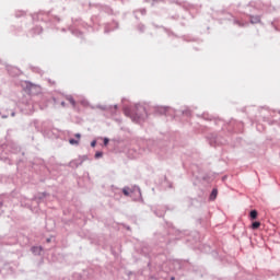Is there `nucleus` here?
Instances as JSON below:
<instances>
[{
    "mask_svg": "<svg viewBox=\"0 0 280 280\" xmlns=\"http://www.w3.org/2000/svg\"><path fill=\"white\" fill-rule=\"evenodd\" d=\"M108 143V139H105V144Z\"/></svg>",
    "mask_w": 280,
    "mask_h": 280,
    "instance_id": "f8f14e48",
    "label": "nucleus"
},
{
    "mask_svg": "<svg viewBox=\"0 0 280 280\" xmlns=\"http://www.w3.org/2000/svg\"><path fill=\"white\" fill-rule=\"evenodd\" d=\"M80 137H81L80 133H77V135H75V138H77V139H80Z\"/></svg>",
    "mask_w": 280,
    "mask_h": 280,
    "instance_id": "9b49d317",
    "label": "nucleus"
},
{
    "mask_svg": "<svg viewBox=\"0 0 280 280\" xmlns=\"http://www.w3.org/2000/svg\"><path fill=\"white\" fill-rule=\"evenodd\" d=\"M249 215L252 220H257V210H252Z\"/></svg>",
    "mask_w": 280,
    "mask_h": 280,
    "instance_id": "7ed1b4c3",
    "label": "nucleus"
},
{
    "mask_svg": "<svg viewBox=\"0 0 280 280\" xmlns=\"http://www.w3.org/2000/svg\"><path fill=\"white\" fill-rule=\"evenodd\" d=\"M122 194L124 196H132V194H135V190L132 188L125 187L122 188Z\"/></svg>",
    "mask_w": 280,
    "mask_h": 280,
    "instance_id": "f257e3e1",
    "label": "nucleus"
},
{
    "mask_svg": "<svg viewBox=\"0 0 280 280\" xmlns=\"http://www.w3.org/2000/svg\"><path fill=\"white\" fill-rule=\"evenodd\" d=\"M218 198V189H213L210 195V200H215Z\"/></svg>",
    "mask_w": 280,
    "mask_h": 280,
    "instance_id": "f03ea898",
    "label": "nucleus"
},
{
    "mask_svg": "<svg viewBox=\"0 0 280 280\" xmlns=\"http://www.w3.org/2000/svg\"><path fill=\"white\" fill-rule=\"evenodd\" d=\"M102 155H103L102 152H96L95 158H96V159H100V158H102Z\"/></svg>",
    "mask_w": 280,
    "mask_h": 280,
    "instance_id": "6e6552de",
    "label": "nucleus"
},
{
    "mask_svg": "<svg viewBox=\"0 0 280 280\" xmlns=\"http://www.w3.org/2000/svg\"><path fill=\"white\" fill-rule=\"evenodd\" d=\"M69 143H70L71 145H78V144L80 143V141H79V140H75V139H70V140H69Z\"/></svg>",
    "mask_w": 280,
    "mask_h": 280,
    "instance_id": "39448f33",
    "label": "nucleus"
},
{
    "mask_svg": "<svg viewBox=\"0 0 280 280\" xmlns=\"http://www.w3.org/2000/svg\"><path fill=\"white\" fill-rule=\"evenodd\" d=\"M68 102H69L72 106H75V100H73V97L69 96V97H68Z\"/></svg>",
    "mask_w": 280,
    "mask_h": 280,
    "instance_id": "423d86ee",
    "label": "nucleus"
},
{
    "mask_svg": "<svg viewBox=\"0 0 280 280\" xmlns=\"http://www.w3.org/2000/svg\"><path fill=\"white\" fill-rule=\"evenodd\" d=\"M259 226H261V223H260L259 221H256V222H254V223L252 224V229H254V230L259 229Z\"/></svg>",
    "mask_w": 280,
    "mask_h": 280,
    "instance_id": "20e7f679",
    "label": "nucleus"
},
{
    "mask_svg": "<svg viewBox=\"0 0 280 280\" xmlns=\"http://www.w3.org/2000/svg\"><path fill=\"white\" fill-rule=\"evenodd\" d=\"M252 23H259L260 19L259 18H252Z\"/></svg>",
    "mask_w": 280,
    "mask_h": 280,
    "instance_id": "0eeeda50",
    "label": "nucleus"
},
{
    "mask_svg": "<svg viewBox=\"0 0 280 280\" xmlns=\"http://www.w3.org/2000/svg\"><path fill=\"white\" fill-rule=\"evenodd\" d=\"M95 141H93L92 143H91V145H92V148H95Z\"/></svg>",
    "mask_w": 280,
    "mask_h": 280,
    "instance_id": "9d476101",
    "label": "nucleus"
},
{
    "mask_svg": "<svg viewBox=\"0 0 280 280\" xmlns=\"http://www.w3.org/2000/svg\"><path fill=\"white\" fill-rule=\"evenodd\" d=\"M38 250V247H33V253H36Z\"/></svg>",
    "mask_w": 280,
    "mask_h": 280,
    "instance_id": "1a4fd4ad",
    "label": "nucleus"
}]
</instances>
